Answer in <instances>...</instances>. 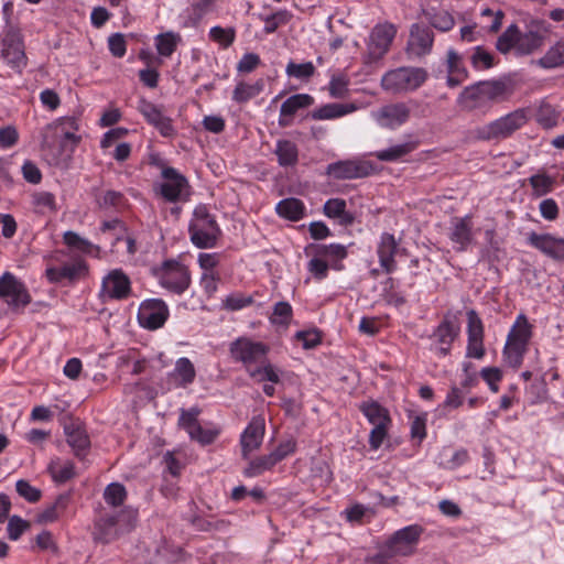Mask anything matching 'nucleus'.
<instances>
[{
    "label": "nucleus",
    "instance_id": "nucleus-1",
    "mask_svg": "<svg viewBox=\"0 0 564 564\" xmlns=\"http://www.w3.org/2000/svg\"><path fill=\"white\" fill-rule=\"evenodd\" d=\"M550 32V24L541 19L530 18L525 21V32H520L514 24L497 40V50L503 54L513 50L517 55H530L539 51Z\"/></svg>",
    "mask_w": 564,
    "mask_h": 564
},
{
    "label": "nucleus",
    "instance_id": "nucleus-2",
    "mask_svg": "<svg viewBox=\"0 0 564 564\" xmlns=\"http://www.w3.org/2000/svg\"><path fill=\"white\" fill-rule=\"evenodd\" d=\"M422 533L423 529L417 524L398 530L373 556V564H387L394 558L413 555Z\"/></svg>",
    "mask_w": 564,
    "mask_h": 564
},
{
    "label": "nucleus",
    "instance_id": "nucleus-3",
    "mask_svg": "<svg viewBox=\"0 0 564 564\" xmlns=\"http://www.w3.org/2000/svg\"><path fill=\"white\" fill-rule=\"evenodd\" d=\"M188 234L192 243L200 249L214 248L221 236L215 217L205 205L197 206L188 225Z\"/></svg>",
    "mask_w": 564,
    "mask_h": 564
},
{
    "label": "nucleus",
    "instance_id": "nucleus-4",
    "mask_svg": "<svg viewBox=\"0 0 564 564\" xmlns=\"http://www.w3.org/2000/svg\"><path fill=\"white\" fill-rule=\"evenodd\" d=\"M528 112L517 109L471 131L476 140L492 141L511 137L528 122Z\"/></svg>",
    "mask_w": 564,
    "mask_h": 564
},
{
    "label": "nucleus",
    "instance_id": "nucleus-5",
    "mask_svg": "<svg viewBox=\"0 0 564 564\" xmlns=\"http://www.w3.org/2000/svg\"><path fill=\"white\" fill-rule=\"evenodd\" d=\"M137 516V511L131 508L105 514L95 523L94 540L106 544L115 541L134 528Z\"/></svg>",
    "mask_w": 564,
    "mask_h": 564
},
{
    "label": "nucleus",
    "instance_id": "nucleus-6",
    "mask_svg": "<svg viewBox=\"0 0 564 564\" xmlns=\"http://www.w3.org/2000/svg\"><path fill=\"white\" fill-rule=\"evenodd\" d=\"M429 78L425 68L402 66L387 72L381 78V88L390 94H405L419 89Z\"/></svg>",
    "mask_w": 564,
    "mask_h": 564
},
{
    "label": "nucleus",
    "instance_id": "nucleus-7",
    "mask_svg": "<svg viewBox=\"0 0 564 564\" xmlns=\"http://www.w3.org/2000/svg\"><path fill=\"white\" fill-rule=\"evenodd\" d=\"M359 410L372 425L369 435V445L378 449L388 435L391 425L389 411L376 401H366L359 405Z\"/></svg>",
    "mask_w": 564,
    "mask_h": 564
},
{
    "label": "nucleus",
    "instance_id": "nucleus-8",
    "mask_svg": "<svg viewBox=\"0 0 564 564\" xmlns=\"http://www.w3.org/2000/svg\"><path fill=\"white\" fill-rule=\"evenodd\" d=\"M155 274L162 288L177 295L183 294L191 285L187 267L175 260L163 262Z\"/></svg>",
    "mask_w": 564,
    "mask_h": 564
},
{
    "label": "nucleus",
    "instance_id": "nucleus-9",
    "mask_svg": "<svg viewBox=\"0 0 564 564\" xmlns=\"http://www.w3.org/2000/svg\"><path fill=\"white\" fill-rule=\"evenodd\" d=\"M397 29L391 23H381L376 25L367 42L366 63H373L382 58L390 48L395 37Z\"/></svg>",
    "mask_w": 564,
    "mask_h": 564
},
{
    "label": "nucleus",
    "instance_id": "nucleus-10",
    "mask_svg": "<svg viewBox=\"0 0 564 564\" xmlns=\"http://www.w3.org/2000/svg\"><path fill=\"white\" fill-rule=\"evenodd\" d=\"M411 109L405 102H393L379 107L370 113L371 119L381 128L395 130L405 124Z\"/></svg>",
    "mask_w": 564,
    "mask_h": 564
},
{
    "label": "nucleus",
    "instance_id": "nucleus-11",
    "mask_svg": "<svg viewBox=\"0 0 564 564\" xmlns=\"http://www.w3.org/2000/svg\"><path fill=\"white\" fill-rule=\"evenodd\" d=\"M0 300L12 308H20L31 302V296L20 279L11 272H4L0 278Z\"/></svg>",
    "mask_w": 564,
    "mask_h": 564
},
{
    "label": "nucleus",
    "instance_id": "nucleus-12",
    "mask_svg": "<svg viewBox=\"0 0 564 564\" xmlns=\"http://www.w3.org/2000/svg\"><path fill=\"white\" fill-rule=\"evenodd\" d=\"M170 315L166 303L161 299H149L143 301L138 311V321L147 329L161 328Z\"/></svg>",
    "mask_w": 564,
    "mask_h": 564
},
{
    "label": "nucleus",
    "instance_id": "nucleus-13",
    "mask_svg": "<svg viewBox=\"0 0 564 564\" xmlns=\"http://www.w3.org/2000/svg\"><path fill=\"white\" fill-rule=\"evenodd\" d=\"M159 188L161 195L169 202L184 200L189 196L187 180L173 167L163 169Z\"/></svg>",
    "mask_w": 564,
    "mask_h": 564
},
{
    "label": "nucleus",
    "instance_id": "nucleus-14",
    "mask_svg": "<svg viewBox=\"0 0 564 564\" xmlns=\"http://www.w3.org/2000/svg\"><path fill=\"white\" fill-rule=\"evenodd\" d=\"M269 348L260 341H253L249 338L241 337L230 344L231 357L241 361L247 369H251L250 366L254 362L261 361Z\"/></svg>",
    "mask_w": 564,
    "mask_h": 564
},
{
    "label": "nucleus",
    "instance_id": "nucleus-15",
    "mask_svg": "<svg viewBox=\"0 0 564 564\" xmlns=\"http://www.w3.org/2000/svg\"><path fill=\"white\" fill-rule=\"evenodd\" d=\"M2 55L7 63L17 72L26 65L22 36L19 31L10 28L2 40Z\"/></svg>",
    "mask_w": 564,
    "mask_h": 564
},
{
    "label": "nucleus",
    "instance_id": "nucleus-16",
    "mask_svg": "<svg viewBox=\"0 0 564 564\" xmlns=\"http://www.w3.org/2000/svg\"><path fill=\"white\" fill-rule=\"evenodd\" d=\"M372 172V164L359 159L338 161L327 166V174L337 180L365 177Z\"/></svg>",
    "mask_w": 564,
    "mask_h": 564
},
{
    "label": "nucleus",
    "instance_id": "nucleus-17",
    "mask_svg": "<svg viewBox=\"0 0 564 564\" xmlns=\"http://www.w3.org/2000/svg\"><path fill=\"white\" fill-rule=\"evenodd\" d=\"M447 236L456 251H466L475 241L471 217H454Z\"/></svg>",
    "mask_w": 564,
    "mask_h": 564
},
{
    "label": "nucleus",
    "instance_id": "nucleus-18",
    "mask_svg": "<svg viewBox=\"0 0 564 564\" xmlns=\"http://www.w3.org/2000/svg\"><path fill=\"white\" fill-rule=\"evenodd\" d=\"M131 292L129 276L121 270H111L101 282V296L104 299L122 300Z\"/></svg>",
    "mask_w": 564,
    "mask_h": 564
},
{
    "label": "nucleus",
    "instance_id": "nucleus-19",
    "mask_svg": "<svg viewBox=\"0 0 564 564\" xmlns=\"http://www.w3.org/2000/svg\"><path fill=\"white\" fill-rule=\"evenodd\" d=\"M265 420L262 415L252 417L240 436L241 453L248 458L251 453L259 449L264 437Z\"/></svg>",
    "mask_w": 564,
    "mask_h": 564
},
{
    "label": "nucleus",
    "instance_id": "nucleus-20",
    "mask_svg": "<svg viewBox=\"0 0 564 564\" xmlns=\"http://www.w3.org/2000/svg\"><path fill=\"white\" fill-rule=\"evenodd\" d=\"M197 412L183 411L178 419V425L183 427L192 440L200 444H210L218 435V430L214 427H203L197 422Z\"/></svg>",
    "mask_w": 564,
    "mask_h": 564
},
{
    "label": "nucleus",
    "instance_id": "nucleus-21",
    "mask_svg": "<svg viewBox=\"0 0 564 564\" xmlns=\"http://www.w3.org/2000/svg\"><path fill=\"white\" fill-rule=\"evenodd\" d=\"M433 42L434 34L427 26L414 24L406 45L408 54L414 57L424 56L431 52Z\"/></svg>",
    "mask_w": 564,
    "mask_h": 564
},
{
    "label": "nucleus",
    "instance_id": "nucleus-22",
    "mask_svg": "<svg viewBox=\"0 0 564 564\" xmlns=\"http://www.w3.org/2000/svg\"><path fill=\"white\" fill-rule=\"evenodd\" d=\"M528 242L554 260H564V238H556L550 234L530 232Z\"/></svg>",
    "mask_w": 564,
    "mask_h": 564
},
{
    "label": "nucleus",
    "instance_id": "nucleus-23",
    "mask_svg": "<svg viewBox=\"0 0 564 564\" xmlns=\"http://www.w3.org/2000/svg\"><path fill=\"white\" fill-rule=\"evenodd\" d=\"M138 110L145 120L155 127L163 137H172L175 134L172 121L162 110L150 101L140 100Z\"/></svg>",
    "mask_w": 564,
    "mask_h": 564
},
{
    "label": "nucleus",
    "instance_id": "nucleus-24",
    "mask_svg": "<svg viewBox=\"0 0 564 564\" xmlns=\"http://www.w3.org/2000/svg\"><path fill=\"white\" fill-rule=\"evenodd\" d=\"M458 335V328L451 322L444 321L433 333L432 350L438 357H445L449 354L453 341Z\"/></svg>",
    "mask_w": 564,
    "mask_h": 564
},
{
    "label": "nucleus",
    "instance_id": "nucleus-25",
    "mask_svg": "<svg viewBox=\"0 0 564 564\" xmlns=\"http://www.w3.org/2000/svg\"><path fill=\"white\" fill-rule=\"evenodd\" d=\"M399 251L400 249L394 236L388 232L382 234L377 247V254L381 268L387 273H391L395 270L397 264L394 257Z\"/></svg>",
    "mask_w": 564,
    "mask_h": 564
},
{
    "label": "nucleus",
    "instance_id": "nucleus-26",
    "mask_svg": "<svg viewBox=\"0 0 564 564\" xmlns=\"http://www.w3.org/2000/svg\"><path fill=\"white\" fill-rule=\"evenodd\" d=\"M314 98L308 94H296L289 97L282 105L279 116V124L288 127L293 120V116L300 110L313 105Z\"/></svg>",
    "mask_w": 564,
    "mask_h": 564
},
{
    "label": "nucleus",
    "instance_id": "nucleus-27",
    "mask_svg": "<svg viewBox=\"0 0 564 564\" xmlns=\"http://www.w3.org/2000/svg\"><path fill=\"white\" fill-rule=\"evenodd\" d=\"M64 432L66 435V441L73 448L75 455H85L86 451L89 448L90 442L82 423L78 421H72L67 423L64 427Z\"/></svg>",
    "mask_w": 564,
    "mask_h": 564
},
{
    "label": "nucleus",
    "instance_id": "nucleus-28",
    "mask_svg": "<svg viewBox=\"0 0 564 564\" xmlns=\"http://www.w3.org/2000/svg\"><path fill=\"white\" fill-rule=\"evenodd\" d=\"M457 104L467 111L486 110L489 107L479 84L466 87L458 96Z\"/></svg>",
    "mask_w": 564,
    "mask_h": 564
},
{
    "label": "nucleus",
    "instance_id": "nucleus-29",
    "mask_svg": "<svg viewBox=\"0 0 564 564\" xmlns=\"http://www.w3.org/2000/svg\"><path fill=\"white\" fill-rule=\"evenodd\" d=\"M446 68L448 73L447 85L449 87L458 86L468 76L462 56L453 48H449L446 53Z\"/></svg>",
    "mask_w": 564,
    "mask_h": 564
},
{
    "label": "nucleus",
    "instance_id": "nucleus-30",
    "mask_svg": "<svg viewBox=\"0 0 564 564\" xmlns=\"http://www.w3.org/2000/svg\"><path fill=\"white\" fill-rule=\"evenodd\" d=\"M354 104H327L311 112L315 120H333L356 111Z\"/></svg>",
    "mask_w": 564,
    "mask_h": 564
},
{
    "label": "nucleus",
    "instance_id": "nucleus-31",
    "mask_svg": "<svg viewBox=\"0 0 564 564\" xmlns=\"http://www.w3.org/2000/svg\"><path fill=\"white\" fill-rule=\"evenodd\" d=\"M85 269L86 267L82 261H76L66 263L59 268H48L45 274L50 282L57 283L63 280L76 279Z\"/></svg>",
    "mask_w": 564,
    "mask_h": 564
},
{
    "label": "nucleus",
    "instance_id": "nucleus-32",
    "mask_svg": "<svg viewBox=\"0 0 564 564\" xmlns=\"http://www.w3.org/2000/svg\"><path fill=\"white\" fill-rule=\"evenodd\" d=\"M478 84L481 87L485 99L489 105L507 98L512 93L509 83L506 80H488Z\"/></svg>",
    "mask_w": 564,
    "mask_h": 564
},
{
    "label": "nucleus",
    "instance_id": "nucleus-33",
    "mask_svg": "<svg viewBox=\"0 0 564 564\" xmlns=\"http://www.w3.org/2000/svg\"><path fill=\"white\" fill-rule=\"evenodd\" d=\"M346 202L340 198H330L324 205V214L333 219H336L339 225L347 226L352 224L354 217L346 209Z\"/></svg>",
    "mask_w": 564,
    "mask_h": 564
},
{
    "label": "nucleus",
    "instance_id": "nucleus-34",
    "mask_svg": "<svg viewBox=\"0 0 564 564\" xmlns=\"http://www.w3.org/2000/svg\"><path fill=\"white\" fill-rule=\"evenodd\" d=\"M531 337L532 325L523 314L518 315L508 333L507 340L528 346Z\"/></svg>",
    "mask_w": 564,
    "mask_h": 564
},
{
    "label": "nucleus",
    "instance_id": "nucleus-35",
    "mask_svg": "<svg viewBox=\"0 0 564 564\" xmlns=\"http://www.w3.org/2000/svg\"><path fill=\"white\" fill-rule=\"evenodd\" d=\"M275 210L279 216L297 221L303 218L305 206L300 199L291 197L280 200L275 206Z\"/></svg>",
    "mask_w": 564,
    "mask_h": 564
},
{
    "label": "nucleus",
    "instance_id": "nucleus-36",
    "mask_svg": "<svg viewBox=\"0 0 564 564\" xmlns=\"http://www.w3.org/2000/svg\"><path fill=\"white\" fill-rule=\"evenodd\" d=\"M264 88L263 79L253 83L239 82L232 93V100L243 104L257 97Z\"/></svg>",
    "mask_w": 564,
    "mask_h": 564
},
{
    "label": "nucleus",
    "instance_id": "nucleus-37",
    "mask_svg": "<svg viewBox=\"0 0 564 564\" xmlns=\"http://www.w3.org/2000/svg\"><path fill=\"white\" fill-rule=\"evenodd\" d=\"M47 471L56 482H65L75 476V466L70 460L54 458L47 466Z\"/></svg>",
    "mask_w": 564,
    "mask_h": 564
},
{
    "label": "nucleus",
    "instance_id": "nucleus-38",
    "mask_svg": "<svg viewBox=\"0 0 564 564\" xmlns=\"http://www.w3.org/2000/svg\"><path fill=\"white\" fill-rule=\"evenodd\" d=\"M416 148L412 141L391 145L388 149L379 150L373 155L382 162H395L411 153Z\"/></svg>",
    "mask_w": 564,
    "mask_h": 564
},
{
    "label": "nucleus",
    "instance_id": "nucleus-39",
    "mask_svg": "<svg viewBox=\"0 0 564 564\" xmlns=\"http://www.w3.org/2000/svg\"><path fill=\"white\" fill-rule=\"evenodd\" d=\"M171 377L174 379L177 386L185 387L192 383L195 379V368L192 361L182 357L177 359L175 367L171 373Z\"/></svg>",
    "mask_w": 564,
    "mask_h": 564
},
{
    "label": "nucleus",
    "instance_id": "nucleus-40",
    "mask_svg": "<svg viewBox=\"0 0 564 564\" xmlns=\"http://www.w3.org/2000/svg\"><path fill=\"white\" fill-rule=\"evenodd\" d=\"M538 65L543 68H555L564 64V39L552 45L546 53L538 59Z\"/></svg>",
    "mask_w": 564,
    "mask_h": 564
},
{
    "label": "nucleus",
    "instance_id": "nucleus-41",
    "mask_svg": "<svg viewBox=\"0 0 564 564\" xmlns=\"http://www.w3.org/2000/svg\"><path fill=\"white\" fill-rule=\"evenodd\" d=\"M315 251L336 270L340 269L338 262L347 257L346 247L338 243L322 245Z\"/></svg>",
    "mask_w": 564,
    "mask_h": 564
},
{
    "label": "nucleus",
    "instance_id": "nucleus-42",
    "mask_svg": "<svg viewBox=\"0 0 564 564\" xmlns=\"http://www.w3.org/2000/svg\"><path fill=\"white\" fill-rule=\"evenodd\" d=\"M293 318V308L289 302L281 301L274 304L269 317L272 325L286 329Z\"/></svg>",
    "mask_w": 564,
    "mask_h": 564
},
{
    "label": "nucleus",
    "instance_id": "nucleus-43",
    "mask_svg": "<svg viewBox=\"0 0 564 564\" xmlns=\"http://www.w3.org/2000/svg\"><path fill=\"white\" fill-rule=\"evenodd\" d=\"M528 350V346L506 340L503 347V360L511 368H519L523 362V357Z\"/></svg>",
    "mask_w": 564,
    "mask_h": 564
},
{
    "label": "nucleus",
    "instance_id": "nucleus-44",
    "mask_svg": "<svg viewBox=\"0 0 564 564\" xmlns=\"http://www.w3.org/2000/svg\"><path fill=\"white\" fill-rule=\"evenodd\" d=\"M64 242L75 250H78L89 256L99 257V247L93 245L90 241L80 237L78 234L74 231H66L64 234Z\"/></svg>",
    "mask_w": 564,
    "mask_h": 564
},
{
    "label": "nucleus",
    "instance_id": "nucleus-45",
    "mask_svg": "<svg viewBox=\"0 0 564 564\" xmlns=\"http://www.w3.org/2000/svg\"><path fill=\"white\" fill-rule=\"evenodd\" d=\"M155 46L161 56L170 57L181 42V35L174 32H165L155 36Z\"/></svg>",
    "mask_w": 564,
    "mask_h": 564
},
{
    "label": "nucleus",
    "instance_id": "nucleus-46",
    "mask_svg": "<svg viewBox=\"0 0 564 564\" xmlns=\"http://www.w3.org/2000/svg\"><path fill=\"white\" fill-rule=\"evenodd\" d=\"M529 183L532 187V196L542 197L553 191L555 178L545 173H538L529 177Z\"/></svg>",
    "mask_w": 564,
    "mask_h": 564
},
{
    "label": "nucleus",
    "instance_id": "nucleus-47",
    "mask_svg": "<svg viewBox=\"0 0 564 564\" xmlns=\"http://www.w3.org/2000/svg\"><path fill=\"white\" fill-rule=\"evenodd\" d=\"M249 375L257 382L279 383L282 370L271 364H264L258 368L249 369Z\"/></svg>",
    "mask_w": 564,
    "mask_h": 564
},
{
    "label": "nucleus",
    "instance_id": "nucleus-48",
    "mask_svg": "<svg viewBox=\"0 0 564 564\" xmlns=\"http://www.w3.org/2000/svg\"><path fill=\"white\" fill-rule=\"evenodd\" d=\"M275 465L276 463L272 458L271 454L260 456L249 462L248 466L243 470V475L246 477L253 478L272 469Z\"/></svg>",
    "mask_w": 564,
    "mask_h": 564
},
{
    "label": "nucleus",
    "instance_id": "nucleus-49",
    "mask_svg": "<svg viewBox=\"0 0 564 564\" xmlns=\"http://www.w3.org/2000/svg\"><path fill=\"white\" fill-rule=\"evenodd\" d=\"M275 154L283 166L293 165L297 161V148L289 140L278 141Z\"/></svg>",
    "mask_w": 564,
    "mask_h": 564
},
{
    "label": "nucleus",
    "instance_id": "nucleus-50",
    "mask_svg": "<svg viewBox=\"0 0 564 564\" xmlns=\"http://www.w3.org/2000/svg\"><path fill=\"white\" fill-rule=\"evenodd\" d=\"M217 0H194L191 8L188 9L189 15V24L195 25L198 23L206 14L213 12L215 10V3Z\"/></svg>",
    "mask_w": 564,
    "mask_h": 564
},
{
    "label": "nucleus",
    "instance_id": "nucleus-51",
    "mask_svg": "<svg viewBox=\"0 0 564 564\" xmlns=\"http://www.w3.org/2000/svg\"><path fill=\"white\" fill-rule=\"evenodd\" d=\"M560 112L550 104L542 102L536 112V121L545 129H552L557 126Z\"/></svg>",
    "mask_w": 564,
    "mask_h": 564
},
{
    "label": "nucleus",
    "instance_id": "nucleus-52",
    "mask_svg": "<svg viewBox=\"0 0 564 564\" xmlns=\"http://www.w3.org/2000/svg\"><path fill=\"white\" fill-rule=\"evenodd\" d=\"M126 498V488L119 482L109 484L104 491V499L106 503L112 507L122 505Z\"/></svg>",
    "mask_w": 564,
    "mask_h": 564
},
{
    "label": "nucleus",
    "instance_id": "nucleus-53",
    "mask_svg": "<svg viewBox=\"0 0 564 564\" xmlns=\"http://www.w3.org/2000/svg\"><path fill=\"white\" fill-rule=\"evenodd\" d=\"M209 37L214 42L218 43L224 48L229 47L236 37V32L234 28H221L219 25L213 26L209 30Z\"/></svg>",
    "mask_w": 564,
    "mask_h": 564
},
{
    "label": "nucleus",
    "instance_id": "nucleus-54",
    "mask_svg": "<svg viewBox=\"0 0 564 564\" xmlns=\"http://www.w3.org/2000/svg\"><path fill=\"white\" fill-rule=\"evenodd\" d=\"M429 21L430 23L437 30L442 32H447L452 30L455 25V20L453 15L445 11V10H438L434 13H429Z\"/></svg>",
    "mask_w": 564,
    "mask_h": 564
},
{
    "label": "nucleus",
    "instance_id": "nucleus-55",
    "mask_svg": "<svg viewBox=\"0 0 564 564\" xmlns=\"http://www.w3.org/2000/svg\"><path fill=\"white\" fill-rule=\"evenodd\" d=\"M349 78L344 74H335L332 76L328 91L333 98H343L348 93Z\"/></svg>",
    "mask_w": 564,
    "mask_h": 564
},
{
    "label": "nucleus",
    "instance_id": "nucleus-56",
    "mask_svg": "<svg viewBox=\"0 0 564 564\" xmlns=\"http://www.w3.org/2000/svg\"><path fill=\"white\" fill-rule=\"evenodd\" d=\"M285 73L290 77H295L299 79L310 78L315 73V67L312 62H306L302 64H296L294 62H290L286 65Z\"/></svg>",
    "mask_w": 564,
    "mask_h": 564
},
{
    "label": "nucleus",
    "instance_id": "nucleus-57",
    "mask_svg": "<svg viewBox=\"0 0 564 564\" xmlns=\"http://www.w3.org/2000/svg\"><path fill=\"white\" fill-rule=\"evenodd\" d=\"M330 264L315 251L314 257L307 263L308 272L317 280L327 276Z\"/></svg>",
    "mask_w": 564,
    "mask_h": 564
},
{
    "label": "nucleus",
    "instance_id": "nucleus-58",
    "mask_svg": "<svg viewBox=\"0 0 564 564\" xmlns=\"http://www.w3.org/2000/svg\"><path fill=\"white\" fill-rule=\"evenodd\" d=\"M290 19V13L285 10L278 11L271 15H268L263 19L264 21V32L270 34L275 32V30L285 24Z\"/></svg>",
    "mask_w": 564,
    "mask_h": 564
},
{
    "label": "nucleus",
    "instance_id": "nucleus-59",
    "mask_svg": "<svg viewBox=\"0 0 564 564\" xmlns=\"http://www.w3.org/2000/svg\"><path fill=\"white\" fill-rule=\"evenodd\" d=\"M467 334L468 339H482L484 338V327L481 319L477 315L475 311H469L467 313Z\"/></svg>",
    "mask_w": 564,
    "mask_h": 564
},
{
    "label": "nucleus",
    "instance_id": "nucleus-60",
    "mask_svg": "<svg viewBox=\"0 0 564 564\" xmlns=\"http://www.w3.org/2000/svg\"><path fill=\"white\" fill-rule=\"evenodd\" d=\"M471 64L477 69H487L494 65V57L489 52L477 46L471 55Z\"/></svg>",
    "mask_w": 564,
    "mask_h": 564
},
{
    "label": "nucleus",
    "instance_id": "nucleus-61",
    "mask_svg": "<svg viewBox=\"0 0 564 564\" xmlns=\"http://www.w3.org/2000/svg\"><path fill=\"white\" fill-rule=\"evenodd\" d=\"M18 494L29 502H36L41 498V490L33 487L29 481L20 479L15 484Z\"/></svg>",
    "mask_w": 564,
    "mask_h": 564
},
{
    "label": "nucleus",
    "instance_id": "nucleus-62",
    "mask_svg": "<svg viewBox=\"0 0 564 564\" xmlns=\"http://www.w3.org/2000/svg\"><path fill=\"white\" fill-rule=\"evenodd\" d=\"M464 399L465 395L463 390L456 386H453L449 389L448 393L446 394L444 402L438 406V409H457L463 404Z\"/></svg>",
    "mask_w": 564,
    "mask_h": 564
},
{
    "label": "nucleus",
    "instance_id": "nucleus-63",
    "mask_svg": "<svg viewBox=\"0 0 564 564\" xmlns=\"http://www.w3.org/2000/svg\"><path fill=\"white\" fill-rule=\"evenodd\" d=\"M295 339L303 348L311 349L321 341L319 333L316 329L301 330L295 334Z\"/></svg>",
    "mask_w": 564,
    "mask_h": 564
},
{
    "label": "nucleus",
    "instance_id": "nucleus-64",
    "mask_svg": "<svg viewBox=\"0 0 564 564\" xmlns=\"http://www.w3.org/2000/svg\"><path fill=\"white\" fill-rule=\"evenodd\" d=\"M261 63L259 55L254 53H246L237 64V70L242 74H249L254 70Z\"/></svg>",
    "mask_w": 564,
    "mask_h": 564
}]
</instances>
